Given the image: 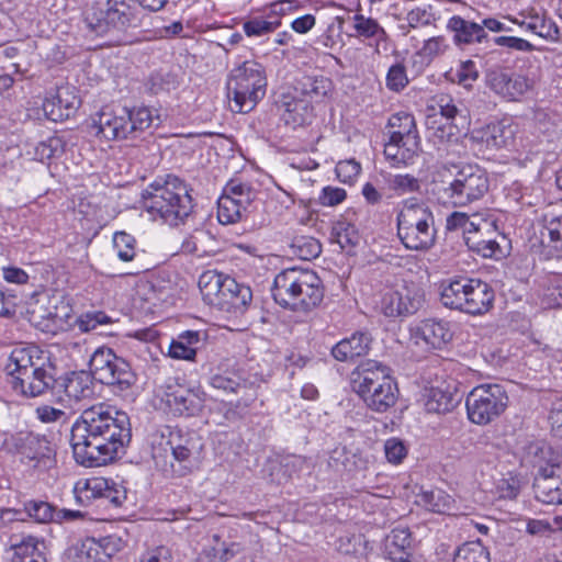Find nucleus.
<instances>
[{
	"label": "nucleus",
	"mask_w": 562,
	"mask_h": 562,
	"mask_svg": "<svg viewBox=\"0 0 562 562\" xmlns=\"http://www.w3.org/2000/svg\"><path fill=\"white\" fill-rule=\"evenodd\" d=\"M201 438L194 432H182L179 429L169 430L165 452L170 451L171 460L165 461L162 470L183 476L195 469L200 462L202 450Z\"/></svg>",
	"instance_id": "13"
},
{
	"label": "nucleus",
	"mask_w": 562,
	"mask_h": 562,
	"mask_svg": "<svg viewBox=\"0 0 562 562\" xmlns=\"http://www.w3.org/2000/svg\"><path fill=\"white\" fill-rule=\"evenodd\" d=\"M293 247L297 249V255L304 260L316 258L322 252L321 243L313 237H296Z\"/></svg>",
	"instance_id": "57"
},
{
	"label": "nucleus",
	"mask_w": 562,
	"mask_h": 562,
	"mask_svg": "<svg viewBox=\"0 0 562 562\" xmlns=\"http://www.w3.org/2000/svg\"><path fill=\"white\" fill-rule=\"evenodd\" d=\"M435 20L430 5L415 7L406 15V21L412 29L430 25Z\"/></svg>",
	"instance_id": "58"
},
{
	"label": "nucleus",
	"mask_w": 562,
	"mask_h": 562,
	"mask_svg": "<svg viewBox=\"0 0 562 562\" xmlns=\"http://www.w3.org/2000/svg\"><path fill=\"white\" fill-rule=\"evenodd\" d=\"M386 182L389 189L397 195L418 193L422 189V181L409 173L391 175Z\"/></svg>",
	"instance_id": "48"
},
{
	"label": "nucleus",
	"mask_w": 562,
	"mask_h": 562,
	"mask_svg": "<svg viewBox=\"0 0 562 562\" xmlns=\"http://www.w3.org/2000/svg\"><path fill=\"white\" fill-rule=\"evenodd\" d=\"M509 404L505 387L497 383L480 384L467 396L465 407L471 423L485 426L499 418Z\"/></svg>",
	"instance_id": "11"
},
{
	"label": "nucleus",
	"mask_w": 562,
	"mask_h": 562,
	"mask_svg": "<svg viewBox=\"0 0 562 562\" xmlns=\"http://www.w3.org/2000/svg\"><path fill=\"white\" fill-rule=\"evenodd\" d=\"M424 303V294L418 285L403 281L387 291L381 301L385 316L396 317L416 313Z\"/></svg>",
	"instance_id": "16"
},
{
	"label": "nucleus",
	"mask_w": 562,
	"mask_h": 562,
	"mask_svg": "<svg viewBox=\"0 0 562 562\" xmlns=\"http://www.w3.org/2000/svg\"><path fill=\"white\" fill-rule=\"evenodd\" d=\"M224 194L229 199H234L239 207L247 211L257 193L250 184L233 179L225 186Z\"/></svg>",
	"instance_id": "45"
},
{
	"label": "nucleus",
	"mask_w": 562,
	"mask_h": 562,
	"mask_svg": "<svg viewBox=\"0 0 562 562\" xmlns=\"http://www.w3.org/2000/svg\"><path fill=\"white\" fill-rule=\"evenodd\" d=\"M36 417L42 423H57V422H66L67 413L57 407H53L50 405H40L35 409Z\"/></svg>",
	"instance_id": "63"
},
{
	"label": "nucleus",
	"mask_w": 562,
	"mask_h": 562,
	"mask_svg": "<svg viewBox=\"0 0 562 562\" xmlns=\"http://www.w3.org/2000/svg\"><path fill=\"white\" fill-rule=\"evenodd\" d=\"M336 175L344 183H351L360 173L361 166L356 160L339 161L336 166Z\"/></svg>",
	"instance_id": "60"
},
{
	"label": "nucleus",
	"mask_w": 562,
	"mask_h": 562,
	"mask_svg": "<svg viewBox=\"0 0 562 562\" xmlns=\"http://www.w3.org/2000/svg\"><path fill=\"white\" fill-rule=\"evenodd\" d=\"M104 492H106V479L104 477L80 480L74 487L77 502L83 506H88L97 498H103Z\"/></svg>",
	"instance_id": "39"
},
{
	"label": "nucleus",
	"mask_w": 562,
	"mask_h": 562,
	"mask_svg": "<svg viewBox=\"0 0 562 562\" xmlns=\"http://www.w3.org/2000/svg\"><path fill=\"white\" fill-rule=\"evenodd\" d=\"M302 272L303 268L293 267L282 270L274 277L272 297L281 307L292 310Z\"/></svg>",
	"instance_id": "26"
},
{
	"label": "nucleus",
	"mask_w": 562,
	"mask_h": 562,
	"mask_svg": "<svg viewBox=\"0 0 562 562\" xmlns=\"http://www.w3.org/2000/svg\"><path fill=\"white\" fill-rule=\"evenodd\" d=\"M434 110L447 121V126L437 130V136L441 139L451 140L458 138L460 126L463 128L467 123L465 110L459 106V102L448 94H438L434 98Z\"/></svg>",
	"instance_id": "19"
},
{
	"label": "nucleus",
	"mask_w": 562,
	"mask_h": 562,
	"mask_svg": "<svg viewBox=\"0 0 562 562\" xmlns=\"http://www.w3.org/2000/svg\"><path fill=\"white\" fill-rule=\"evenodd\" d=\"M101 552L102 546H100L98 540L93 538L86 539L78 550V558L80 562H108Z\"/></svg>",
	"instance_id": "56"
},
{
	"label": "nucleus",
	"mask_w": 562,
	"mask_h": 562,
	"mask_svg": "<svg viewBox=\"0 0 562 562\" xmlns=\"http://www.w3.org/2000/svg\"><path fill=\"white\" fill-rule=\"evenodd\" d=\"M267 91L265 69L256 61L247 60L232 69L227 80V97L232 111L248 113L263 99Z\"/></svg>",
	"instance_id": "7"
},
{
	"label": "nucleus",
	"mask_w": 562,
	"mask_h": 562,
	"mask_svg": "<svg viewBox=\"0 0 562 562\" xmlns=\"http://www.w3.org/2000/svg\"><path fill=\"white\" fill-rule=\"evenodd\" d=\"M24 510L36 522L56 521L55 507L44 501H30L24 504Z\"/></svg>",
	"instance_id": "52"
},
{
	"label": "nucleus",
	"mask_w": 562,
	"mask_h": 562,
	"mask_svg": "<svg viewBox=\"0 0 562 562\" xmlns=\"http://www.w3.org/2000/svg\"><path fill=\"white\" fill-rule=\"evenodd\" d=\"M209 383L213 389L238 396L235 402H229L225 416L227 419H239L248 415L257 401L260 379L241 367L221 366L210 376Z\"/></svg>",
	"instance_id": "6"
},
{
	"label": "nucleus",
	"mask_w": 562,
	"mask_h": 562,
	"mask_svg": "<svg viewBox=\"0 0 562 562\" xmlns=\"http://www.w3.org/2000/svg\"><path fill=\"white\" fill-rule=\"evenodd\" d=\"M127 115L128 137H135L138 133L149 128L154 121L151 111L146 106L127 109Z\"/></svg>",
	"instance_id": "47"
},
{
	"label": "nucleus",
	"mask_w": 562,
	"mask_h": 562,
	"mask_svg": "<svg viewBox=\"0 0 562 562\" xmlns=\"http://www.w3.org/2000/svg\"><path fill=\"white\" fill-rule=\"evenodd\" d=\"M114 321L102 311L87 312L80 315L76 322L83 333L95 330L99 326L112 324Z\"/></svg>",
	"instance_id": "54"
},
{
	"label": "nucleus",
	"mask_w": 562,
	"mask_h": 562,
	"mask_svg": "<svg viewBox=\"0 0 562 562\" xmlns=\"http://www.w3.org/2000/svg\"><path fill=\"white\" fill-rule=\"evenodd\" d=\"M246 211L236 203L234 199L223 194L217 202V218L220 223L228 225L241 220Z\"/></svg>",
	"instance_id": "50"
},
{
	"label": "nucleus",
	"mask_w": 562,
	"mask_h": 562,
	"mask_svg": "<svg viewBox=\"0 0 562 562\" xmlns=\"http://www.w3.org/2000/svg\"><path fill=\"white\" fill-rule=\"evenodd\" d=\"M412 533L406 527H396L386 538L385 549L394 562H408L412 548Z\"/></svg>",
	"instance_id": "34"
},
{
	"label": "nucleus",
	"mask_w": 562,
	"mask_h": 562,
	"mask_svg": "<svg viewBox=\"0 0 562 562\" xmlns=\"http://www.w3.org/2000/svg\"><path fill=\"white\" fill-rule=\"evenodd\" d=\"M105 7L91 5L86 10L87 26L97 35L125 31L135 20L133 9L126 0H106Z\"/></svg>",
	"instance_id": "14"
},
{
	"label": "nucleus",
	"mask_w": 562,
	"mask_h": 562,
	"mask_svg": "<svg viewBox=\"0 0 562 562\" xmlns=\"http://www.w3.org/2000/svg\"><path fill=\"white\" fill-rule=\"evenodd\" d=\"M5 369L12 378L13 390L27 397L44 394L56 382L55 364L49 355L37 346L14 348Z\"/></svg>",
	"instance_id": "2"
},
{
	"label": "nucleus",
	"mask_w": 562,
	"mask_h": 562,
	"mask_svg": "<svg viewBox=\"0 0 562 562\" xmlns=\"http://www.w3.org/2000/svg\"><path fill=\"white\" fill-rule=\"evenodd\" d=\"M369 460L359 450L338 446L331 450L328 464L333 469L347 472H360L367 469Z\"/></svg>",
	"instance_id": "30"
},
{
	"label": "nucleus",
	"mask_w": 562,
	"mask_h": 562,
	"mask_svg": "<svg viewBox=\"0 0 562 562\" xmlns=\"http://www.w3.org/2000/svg\"><path fill=\"white\" fill-rule=\"evenodd\" d=\"M488 189L490 181L485 170L477 165H464L438 187L437 196L442 204L463 207L481 200Z\"/></svg>",
	"instance_id": "9"
},
{
	"label": "nucleus",
	"mask_w": 562,
	"mask_h": 562,
	"mask_svg": "<svg viewBox=\"0 0 562 562\" xmlns=\"http://www.w3.org/2000/svg\"><path fill=\"white\" fill-rule=\"evenodd\" d=\"M498 236L501 234L495 220H493L488 233H481L480 231L477 234L468 235L467 246L471 251L476 252L483 258L498 257L503 254L497 241Z\"/></svg>",
	"instance_id": "31"
},
{
	"label": "nucleus",
	"mask_w": 562,
	"mask_h": 562,
	"mask_svg": "<svg viewBox=\"0 0 562 562\" xmlns=\"http://www.w3.org/2000/svg\"><path fill=\"white\" fill-rule=\"evenodd\" d=\"M252 294L249 286L238 283L235 279L226 276L222 289L220 308H245L251 301Z\"/></svg>",
	"instance_id": "32"
},
{
	"label": "nucleus",
	"mask_w": 562,
	"mask_h": 562,
	"mask_svg": "<svg viewBox=\"0 0 562 562\" xmlns=\"http://www.w3.org/2000/svg\"><path fill=\"white\" fill-rule=\"evenodd\" d=\"M359 234L355 225L346 220H339L333 224L331 240L344 250L350 251L359 243Z\"/></svg>",
	"instance_id": "42"
},
{
	"label": "nucleus",
	"mask_w": 562,
	"mask_h": 562,
	"mask_svg": "<svg viewBox=\"0 0 562 562\" xmlns=\"http://www.w3.org/2000/svg\"><path fill=\"white\" fill-rule=\"evenodd\" d=\"M440 288V300L447 307L482 315L493 306V289L479 279L457 278L443 281Z\"/></svg>",
	"instance_id": "8"
},
{
	"label": "nucleus",
	"mask_w": 562,
	"mask_h": 562,
	"mask_svg": "<svg viewBox=\"0 0 562 562\" xmlns=\"http://www.w3.org/2000/svg\"><path fill=\"white\" fill-rule=\"evenodd\" d=\"M452 338V333L446 322L424 319L411 328V340L416 346L439 349Z\"/></svg>",
	"instance_id": "21"
},
{
	"label": "nucleus",
	"mask_w": 562,
	"mask_h": 562,
	"mask_svg": "<svg viewBox=\"0 0 562 562\" xmlns=\"http://www.w3.org/2000/svg\"><path fill=\"white\" fill-rule=\"evenodd\" d=\"M278 108L281 117L286 125L293 128L308 124L313 119V108L303 99H297L290 94H282Z\"/></svg>",
	"instance_id": "27"
},
{
	"label": "nucleus",
	"mask_w": 562,
	"mask_h": 562,
	"mask_svg": "<svg viewBox=\"0 0 562 562\" xmlns=\"http://www.w3.org/2000/svg\"><path fill=\"white\" fill-rule=\"evenodd\" d=\"M419 147L409 139L405 143L390 136L389 142L384 146V155L393 167L407 166L417 155Z\"/></svg>",
	"instance_id": "36"
},
{
	"label": "nucleus",
	"mask_w": 562,
	"mask_h": 562,
	"mask_svg": "<svg viewBox=\"0 0 562 562\" xmlns=\"http://www.w3.org/2000/svg\"><path fill=\"white\" fill-rule=\"evenodd\" d=\"M493 218L483 217L479 214H472L471 216L469 215V218L462 231L464 241L467 243L468 235L477 234L480 231L481 233H488Z\"/></svg>",
	"instance_id": "62"
},
{
	"label": "nucleus",
	"mask_w": 562,
	"mask_h": 562,
	"mask_svg": "<svg viewBox=\"0 0 562 562\" xmlns=\"http://www.w3.org/2000/svg\"><path fill=\"white\" fill-rule=\"evenodd\" d=\"M418 503L430 512L443 514L452 508L453 499L445 491L435 488L419 493Z\"/></svg>",
	"instance_id": "43"
},
{
	"label": "nucleus",
	"mask_w": 562,
	"mask_h": 562,
	"mask_svg": "<svg viewBox=\"0 0 562 562\" xmlns=\"http://www.w3.org/2000/svg\"><path fill=\"white\" fill-rule=\"evenodd\" d=\"M505 133V127L501 123H490L482 128L474 130L471 138L488 148H501L506 145Z\"/></svg>",
	"instance_id": "41"
},
{
	"label": "nucleus",
	"mask_w": 562,
	"mask_h": 562,
	"mask_svg": "<svg viewBox=\"0 0 562 562\" xmlns=\"http://www.w3.org/2000/svg\"><path fill=\"white\" fill-rule=\"evenodd\" d=\"M331 81L326 77L304 76L295 86V90L312 101H319L330 91Z\"/></svg>",
	"instance_id": "40"
},
{
	"label": "nucleus",
	"mask_w": 562,
	"mask_h": 562,
	"mask_svg": "<svg viewBox=\"0 0 562 562\" xmlns=\"http://www.w3.org/2000/svg\"><path fill=\"white\" fill-rule=\"evenodd\" d=\"M206 394L200 389H189L175 383L168 384L165 392V402L168 407L179 415L193 416L204 407Z\"/></svg>",
	"instance_id": "18"
},
{
	"label": "nucleus",
	"mask_w": 562,
	"mask_h": 562,
	"mask_svg": "<svg viewBox=\"0 0 562 562\" xmlns=\"http://www.w3.org/2000/svg\"><path fill=\"white\" fill-rule=\"evenodd\" d=\"M126 108L117 110L103 108L93 120L97 134L108 140L128 138Z\"/></svg>",
	"instance_id": "22"
},
{
	"label": "nucleus",
	"mask_w": 562,
	"mask_h": 562,
	"mask_svg": "<svg viewBox=\"0 0 562 562\" xmlns=\"http://www.w3.org/2000/svg\"><path fill=\"white\" fill-rule=\"evenodd\" d=\"M453 562H491L490 552L480 540L465 542L458 548Z\"/></svg>",
	"instance_id": "46"
},
{
	"label": "nucleus",
	"mask_w": 562,
	"mask_h": 562,
	"mask_svg": "<svg viewBox=\"0 0 562 562\" xmlns=\"http://www.w3.org/2000/svg\"><path fill=\"white\" fill-rule=\"evenodd\" d=\"M280 19L274 16L272 19H265L262 16H255L249 19L243 24L245 34L249 37L265 36L274 32L280 26Z\"/></svg>",
	"instance_id": "49"
},
{
	"label": "nucleus",
	"mask_w": 562,
	"mask_h": 562,
	"mask_svg": "<svg viewBox=\"0 0 562 562\" xmlns=\"http://www.w3.org/2000/svg\"><path fill=\"white\" fill-rule=\"evenodd\" d=\"M543 221L542 237L548 236L551 246L558 250H562V214H546Z\"/></svg>",
	"instance_id": "53"
},
{
	"label": "nucleus",
	"mask_w": 562,
	"mask_h": 562,
	"mask_svg": "<svg viewBox=\"0 0 562 562\" xmlns=\"http://www.w3.org/2000/svg\"><path fill=\"white\" fill-rule=\"evenodd\" d=\"M134 238L124 232H120L114 235L113 245L116 248L117 256L121 260L131 261L134 258Z\"/></svg>",
	"instance_id": "59"
},
{
	"label": "nucleus",
	"mask_w": 562,
	"mask_h": 562,
	"mask_svg": "<svg viewBox=\"0 0 562 562\" xmlns=\"http://www.w3.org/2000/svg\"><path fill=\"white\" fill-rule=\"evenodd\" d=\"M201 341V333L187 330L178 335L169 346L168 355L173 359L194 360L198 345Z\"/></svg>",
	"instance_id": "37"
},
{
	"label": "nucleus",
	"mask_w": 562,
	"mask_h": 562,
	"mask_svg": "<svg viewBox=\"0 0 562 562\" xmlns=\"http://www.w3.org/2000/svg\"><path fill=\"white\" fill-rule=\"evenodd\" d=\"M60 386L69 401L78 402L93 394L91 373L85 371L71 372L66 375Z\"/></svg>",
	"instance_id": "35"
},
{
	"label": "nucleus",
	"mask_w": 562,
	"mask_h": 562,
	"mask_svg": "<svg viewBox=\"0 0 562 562\" xmlns=\"http://www.w3.org/2000/svg\"><path fill=\"white\" fill-rule=\"evenodd\" d=\"M81 100L74 87H60L56 94L43 102V111L50 121L58 122L69 119L80 106Z\"/></svg>",
	"instance_id": "24"
},
{
	"label": "nucleus",
	"mask_w": 562,
	"mask_h": 562,
	"mask_svg": "<svg viewBox=\"0 0 562 562\" xmlns=\"http://www.w3.org/2000/svg\"><path fill=\"white\" fill-rule=\"evenodd\" d=\"M126 413L104 404L82 412L71 427L70 445L77 463L95 468L112 462L131 441Z\"/></svg>",
	"instance_id": "1"
},
{
	"label": "nucleus",
	"mask_w": 562,
	"mask_h": 562,
	"mask_svg": "<svg viewBox=\"0 0 562 562\" xmlns=\"http://www.w3.org/2000/svg\"><path fill=\"white\" fill-rule=\"evenodd\" d=\"M190 191L188 184L176 176L159 177L143 190L142 206L154 217L177 226L192 213Z\"/></svg>",
	"instance_id": "3"
},
{
	"label": "nucleus",
	"mask_w": 562,
	"mask_h": 562,
	"mask_svg": "<svg viewBox=\"0 0 562 562\" xmlns=\"http://www.w3.org/2000/svg\"><path fill=\"white\" fill-rule=\"evenodd\" d=\"M397 236L409 250H429L436 244L437 228L430 207L416 199H407L396 214Z\"/></svg>",
	"instance_id": "5"
},
{
	"label": "nucleus",
	"mask_w": 562,
	"mask_h": 562,
	"mask_svg": "<svg viewBox=\"0 0 562 562\" xmlns=\"http://www.w3.org/2000/svg\"><path fill=\"white\" fill-rule=\"evenodd\" d=\"M352 375V389L368 408L385 413L395 405L398 390L387 366L375 360H367Z\"/></svg>",
	"instance_id": "4"
},
{
	"label": "nucleus",
	"mask_w": 562,
	"mask_h": 562,
	"mask_svg": "<svg viewBox=\"0 0 562 562\" xmlns=\"http://www.w3.org/2000/svg\"><path fill=\"white\" fill-rule=\"evenodd\" d=\"M371 337L368 333L357 331L344 338L331 348V356L340 362L352 361L368 353Z\"/></svg>",
	"instance_id": "28"
},
{
	"label": "nucleus",
	"mask_w": 562,
	"mask_h": 562,
	"mask_svg": "<svg viewBox=\"0 0 562 562\" xmlns=\"http://www.w3.org/2000/svg\"><path fill=\"white\" fill-rule=\"evenodd\" d=\"M448 48L449 44L443 36H435L425 41L420 53L426 57L434 58L442 55Z\"/></svg>",
	"instance_id": "64"
},
{
	"label": "nucleus",
	"mask_w": 562,
	"mask_h": 562,
	"mask_svg": "<svg viewBox=\"0 0 562 562\" xmlns=\"http://www.w3.org/2000/svg\"><path fill=\"white\" fill-rule=\"evenodd\" d=\"M536 498L548 505L562 504V462H548L535 479Z\"/></svg>",
	"instance_id": "17"
},
{
	"label": "nucleus",
	"mask_w": 562,
	"mask_h": 562,
	"mask_svg": "<svg viewBox=\"0 0 562 562\" xmlns=\"http://www.w3.org/2000/svg\"><path fill=\"white\" fill-rule=\"evenodd\" d=\"M89 368L97 381L111 386L115 393L130 390L136 382L131 364L109 347L102 346L92 352Z\"/></svg>",
	"instance_id": "10"
},
{
	"label": "nucleus",
	"mask_w": 562,
	"mask_h": 562,
	"mask_svg": "<svg viewBox=\"0 0 562 562\" xmlns=\"http://www.w3.org/2000/svg\"><path fill=\"white\" fill-rule=\"evenodd\" d=\"M447 30L453 33V42L457 46L481 43L486 37V32L481 24L459 15L448 20Z\"/></svg>",
	"instance_id": "29"
},
{
	"label": "nucleus",
	"mask_w": 562,
	"mask_h": 562,
	"mask_svg": "<svg viewBox=\"0 0 562 562\" xmlns=\"http://www.w3.org/2000/svg\"><path fill=\"white\" fill-rule=\"evenodd\" d=\"M45 543L38 538L27 536H11L7 549L10 562H46Z\"/></svg>",
	"instance_id": "25"
},
{
	"label": "nucleus",
	"mask_w": 562,
	"mask_h": 562,
	"mask_svg": "<svg viewBox=\"0 0 562 562\" xmlns=\"http://www.w3.org/2000/svg\"><path fill=\"white\" fill-rule=\"evenodd\" d=\"M299 286L291 311L310 312L323 301L322 280L314 271L303 269Z\"/></svg>",
	"instance_id": "23"
},
{
	"label": "nucleus",
	"mask_w": 562,
	"mask_h": 562,
	"mask_svg": "<svg viewBox=\"0 0 562 562\" xmlns=\"http://www.w3.org/2000/svg\"><path fill=\"white\" fill-rule=\"evenodd\" d=\"M225 274L213 270L203 272L199 278V289L203 301L212 306L221 305L222 289L225 282Z\"/></svg>",
	"instance_id": "38"
},
{
	"label": "nucleus",
	"mask_w": 562,
	"mask_h": 562,
	"mask_svg": "<svg viewBox=\"0 0 562 562\" xmlns=\"http://www.w3.org/2000/svg\"><path fill=\"white\" fill-rule=\"evenodd\" d=\"M486 86L499 98L508 102H518L532 91V79L505 67H494L486 71Z\"/></svg>",
	"instance_id": "15"
},
{
	"label": "nucleus",
	"mask_w": 562,
	"mask_h": 562,
	"mask_svg": "<svg viewBox=\"0 0 562 562\" xmlns=\"http://www.w3.org/2000/svg\"><path fill=\"white\" fill-rule=\"evenodd\" d=\"M350 20L358 36L367 38L376 37L378 40H382L386 36L383 27H381L379 23L371 18H366L362 14H355Z\"/></svg>",
	"instance_id": "51"
},
{
	"label": "nucleus",
	"mask_w": 562,
	"mask_h": 562,
	"mask_svg": "<svg viewBox=\"0 0 562 562\" xmlns=\"http://www.w3.org/2000/svg\"><path fill=\"white\" fill-rule=\"evenodd\" d=\"M425 397V408L428 413L446 414L451 412L454 407L453 395L441 389H429Z\"/></svg>",
	"instance_id": "44"
},
{
	"label": "nucleus",
	"mask_w": 562,
	"mask_h": 562,
	"mask_svg": "<svg viewBox=\"0 0 562 562\" xmlns=\"http://www.w3.org/2000/svg\"><path fill=\"white\" fill-rule=\"evenodd\" d=\"M513 23L525 27L539 37L555 41L559 37V29L548 16L547 11L540 5H530L520 10L510 19Z\"/></svg>",
	"instance_id": "20"
},
{
	"label": "nucleus",
	"mask_w": 562,
	"mask_h": 562,
	"mask_svg": "<svg viewBox=\"0 0 562 562\" xmlns=\"http://www.w3.org/2000/svg\"><path fill=\"white\" fill-rule=\"evenodd\" d=\"M390 136L400 142L412 140L420 146V138L416 128L415 117L406 112H398L389 119Z\"/></svg>",
	"instance_id": "33"
},
{
	"label": "nucleus",
	"mask_w": 562,
	"mask_h": 562,
	"mask_svg": "<svg viewBox=\"0 0 562 562\" xmlns=\"http://www.w3.org/2000/svg\"><path fill=\"white\" fill-rule=\"evenodd\" d=\"M8 451L20 456L22 463L38 471H47L56 463V452L45 436L29 431L10 435Z\"/></svg>",
	"instance_id": "12"
},
{
	"label": "nucleus",
	"mask_w": 562,
	"mask_h": 562,
	"mask_svg": "<svg viewBox=\"0 0 562 562\" xmlns=\"http://www.w3.org/2000/svg\"><path fill=\"white\" fill-rule=\"evenodd\" d=\"M384 452L389 462L398 464L406 457L407 449L403 441L397 438H391L384 443Z\"/></svg>",
	"instance_id": "61"
},
{
	"label": "nucleus",
	"mask_w": 562,
	"mask_h": 562,
	"mask_svg": "<svg viewBox=\"0 0 562 562\" xmlns=\"http://www.w3.org/2000/svg\"><path fill=\"white\" fill-rule=\"evenodd\" d=\"M386 88L393 92L402 91L408 85L406 68L403 64L392 65L385 78Z\"/></svg>",
	"instance_id": "55"
}]
</instances>
